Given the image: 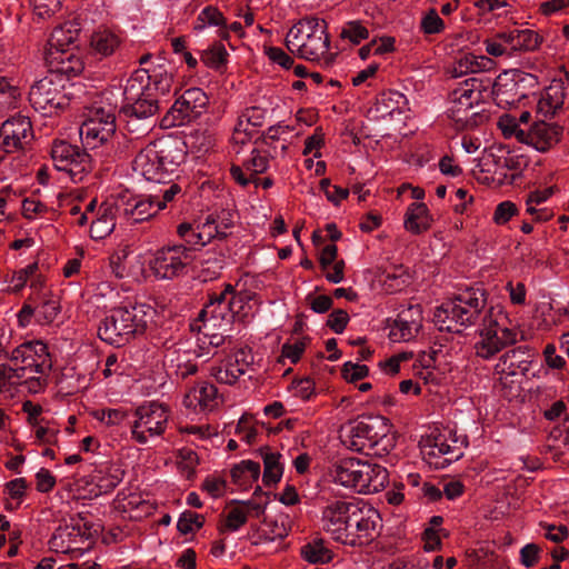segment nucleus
Wrapping results in <instances>:
<instances>
[{
	"mask_svg": "<svg viewBox=\"0 0 569 569\" xmlns=\"http://www.w3.org/2000/svg\"><path fill=\"white\" fill-rule=\"evenodd\" d=\"M536 83L535 77L520 71L505 72L495 81L483 74L470 77L449 93L448 118L456 123V128L459 130L472 127L476 124L473 119L478 117V112L470 113V111L483 101L485 93H488L489 90L499 104H509L516 101V98L510 96L511 91L517 88L535 87Z\"/></svg>",
	"mask_w": 569,
	"mask_h": 569,
	"instance_id": "f257e3e1",
	"label": "nucleus"
},
{
	"mask_svg": "<svg viewBox=\"0 0 569 569\" xmlns=\"http://www.w3.org/2000/svg\"><path fill=\"white\" fill-rule=\"evenodd\" d=\"M186 153L177 139L160 138L150 141L137 153L132 168L146 180L166 183L184 161Z\"/></svg>",
	"mask_w": 569,
	"mask_h": 569,
	"instance_id": "f03ea898",
	"label": "nucleus"
},
{
	"mask_svg": "<svg viewBox=\"0 0 569 569\" xmlns=\"http://www.w3.org/2000/svg\"><path fill=\"white\" fill-rule=\"evenodd\" d=\"M154 309L146 303H129L113 308L100 322L99 338L114 347H122L143 335L152 320Z\"/></svg>",
	"mask_w": 569,
	"mask_h": 569,
	"instance_id": "7ed1b4c3",
	"label": "nucleus"
},
{
	"mask_svg": "<svg viewBox=\"0 0 569 569\" xmlns=\"http://www.w3.org/2000/svg\"><path fill=\"white\" fill-rule=\"evenodd\" d=\"M487 298L481 289H467L443 302L435 311L433 321L441 331L460 332L482 318Z\"/></svg>",
	"mask_w": 569,
	"mask_h": 569,
	"instance_id": "20e7f679",
	"label": "nucleus"
},
{
	"mask_svg": "<svg viewBox=\"0 0 569 569\" xmlns=\"http://www.w3.org/2000/svg\"><path fill=\"white\" fill-rule=\"evenodd\" d=\"M518 331L507 313L499 307L489 308L481 318L475 352L482 359H491L501 350L517 342Z\"/></svg>",
	"mask_w": 569,
	"mask_h": 569,
	"instance_id": "39448f33",
	"label": "nucleus"
},
{
	"mask_svg": "<svg viewBox=\"0 0 569 569\" xmlns=\"http://www.w3.org/2000/svg\"><path fill=\"white\" fill-rule=\"evenodd\" d=\"M328 24L317 17L300 19L287 33L286 47L292 53L307 60H319L330 47Z\"/></svg>",
	"mask_w": 569,
	"mask_h": 569,
	"instance_id": "423d86ee",
	"label": "nucleus"
},
{
	"mask_svg": "<svg viewBox=\"0 0 569 569\" xmlns=\"http://www.w3.org/2000/svg\"><path fill=\"white\" fill-rule=\"evenodd\" d=\"M333 482L359 493L376 492L387 481V470L356 458L342 459L330 469Z\"/></svg>",
	"mask_w": 569,
	"mask_h": 569,
	"instance_id": "0eeeda50",
	"label": "nucleus"
},
{
	"mask_svg": "<svg viewBox=\"0 0 569 569\" xmlns=\"http://www.w3.org/2000/svg\"><path fill=\"white\" fill-rule=\"evenodd\" d=\"M234 226V213L230 210H221L210 213L203 222L193 226L183 222L178 226V236L191 248L203 247L213 239L223 240Z\"/></svg>",
	"mask_w": 569,
	"mask_h": 569,
	"instance_id": "6e6552de",
	"label": "nucleus"
},
{
	"mask_svg": "<svg viewBox=\"0 0 569 569\" xmlns=\"http://www.w3.org/2000/svg\"><path fill=\"white\" fill-rule=\"evenodd\" d=\"M1 357L10 361L20 382L29 373L48 375L52 366L47 345L39 340L23 342L12 350L3 348Z\"/></svg>",
	"mask_w": 569,
	"mask_h": 569,
	"instance_id": "1a4fd4ad",
	"label": "nucleus"
},
{
	"mask_svg": "<svg viewBox=\"0 0 569 569\" xmlns=\"http://www.w3.org/2000/svg\"><path fill=\"white\" fill-rule=\"evenodd\" d=\"M389 426L381 416H366L351 422L343 443L353 451L367 456L377 455L376 447L387 437Z\"/></svg>",
	"mask_w": 569,
	"mask_h": 569,
	"instance_id": "9d476101",
	"label": "nucleus"
},
{
	"mask_svg": "<svg viewBox=\"0 0 569 569\" xmlns=\"http://www.w3.org/2000/svg\"><path fill=\"white\" fill-rule=\"evenodd\" d=\"M50 154L54 168L66 172L74 183L84 181L94 168L92 157L86 149L64 140L53 141Z\"/></svg>",
	"mask_w": 569,
	"mask_h": 569,
	"instance_id": "9b49d317",
	"label": "nucleus"
},
{
	"mask_svg": "<svg viewBox=\"0 0 569 569\" xmlns=\"http://www.w3.org/2000/svg\"><path fill=\"white\" fill-rule=\"evenodd\" d=\"M381 518L379 512L367 505L356 502L355 510L348 520L342 545L349 547H365L379 536Z\"/></svg>",
	"mask_w": 569,
	"mask_h": 569,
	"instance_id": "f8f14e48",
	"label": "nucleus"
},
{
	"mask_svg": "<svg viewBox=\"0 0 569 569\" xmlns=\"http://www.w3.org/2000/svg\"><path fill=\"white\" fill-rule=\"evenodd\" d=\"M133 415L131 437L140 445L147 443L150 437L161 436L169 420L168 408L154 401L139 406Z\"/></svg>",
	"mask_w": 569,
	"mask_h": 569,
	"instance_id": "ddd939ff",
	"label": "nucleus"
},
{
	"mask_svg": "<svg viewBox=\"0 0 569 569\" xmlns=\"http://www.w3.org/2000/svg\"><path fill=\"white\" fill-rule=\"evenodd\" d=\"M193 259L191 248L172 244L158 249L150 267L157 278L172 280L187 274Z\"/></svg>",
	"mask_w": 569,
	"mask_h": 569,
	"instance_id": "4468645a",
	"label": "nucleus"
},
{
	"mask_svg": "<svg viewBox=\"0 0 569 569\" xmlns=\"http://www.w3.org/2000/svg\"><path fill=\"white\" fill-rule=\"evenodd\" d=\"M31 106L44 116H52L69 104L63 92L62 78L58 74L47 76L37 81L29 91Z\"/></svg>",
	"mask_w": 569,
	"mask_h": 569,
	"instance_id": "2eb2a0df",
	"label": "nucleus"
},
{
	"mask_svg": "<svg viewBox=\"0 0 569 569\" xmlns=\"http://www.w3.org/2000/svg\"><path fill=\"white\" fill-rule=\"evenodd\" d=\"M116 107L93 106L89 118L80 127V137L86 146L94 149L107 143L116 133Z\"/></svg>",
	"mask_w": 569,
	"mask_h": 569,
	"instance_id": "dca6fc26",
	"label": "nucleus"
},
{
	"mask_svg": "<svg viewBox=\"0 0 569 569\" xmlns=\"http://www.w3.org/2000/svg\"><path fill=\"white\" fill-rule=\"evenodd\" d=\"M144 74L132 73L127 80L123 96L126 103L121 108V114H134L143 119H156L160 109V100L157 97L146 94L142 90L141 81Z\"/></svg>",
	"mask_w": 569,
	"mask_h": 569,
	"instance_id": "f3484780",
	"label": "nucleus"
},
{
	"mask_svg": "<svg viewBox=\"0 0 569 569\" xmlns=\"http://www.w3.org/2000/svg\"><path fill=\"white\" fill-rule=\"evenodd\" d=\"M209 98L200 88L183 91L163 118L168 127L181 126L199 118L207 109Z\"/></svg>",
	"mask_w": 569,
	"mask_h": 569,
	"instance_id": "a211bd4d",
	"label": "nucleus"
},
{
	"mask_svg": "<svg viewBox=\"0 0 569 569\" xmlns=\"http://www.w3.org/2000/svg\"><path fill=\"white\" fill-rule=\"evenodd\" d=\"M356 502L336 499L329 501L322 509L321 523L322 529L331 539L341 543L343 536L347 539L346 528L351 512L355 510Z\"/></svg>",
	"mask_w": 569,
	"mask_h": 569,
	"instance_id": "6ab92c4d",
	"label": "nucleus"
},
{
	"mask_svg": "<svg viewBox=\"0 0 569 569\" xmlns=\"http://www.w3.org/2000/svg\"><path fill=\"white\" fill-rule=\"evenodd\" d=\"M253 363V355L248 348H240L227 356L210 369V375L219 383L233 385Z\"/></svg>",
	"mask_w": 569,
	"mask_h": 569,
	"instance_id": "aec40b11",
	"label": "nucleus"
},
{
	"mask_svg": "<svg viewBox=\"0 0 569 569\" xmlns=\"http://www.w3.org/2000/svg\"><path fill=\"white\" fill-rule=\"evenodd\" d=\"M1 144L9 153L24 149L33 140V130L28 117L17 114L7 119L0 127Z\"/></svg>",
	"mask_w": 569,
	"mask_h": 569,
	"instance_id": "412c9836",
	"label": "nucleus"
},
{
	"mask_svg": "<svg viewBox=\"0 0 569 569\" xmlns=\"http://www.w3.org/2000/svg\"><path fill=\"white\" fill-rule=\"evenodd\" d=\"M228 293H232V286L226 284V288L220 293H213L210 297V302L199 313V318L203 322V329H213L219 326L230 327L233 322V312L230 311L227 303Z\"/></svg>",
	"mask_w": 569,
	"mask_h": 569,
	"instance_id": "4be33fe9",
	"label": "nucleus"
},
{
	"mask_svg": "<svg viewBox=\"0 0 569 569\" xmlns=\"http://www.w3.org/2000/svg\"><path fill=\"white\" fill-rule=\"evenodd\" d=\"M144 74L143 81H141L142 90L146 94L157 97L168 96L171 92L173 84V74L169 71L164 64L153 66L152 68H141L136 70L133 73Z\"/></svg>",
	"mask_w": 569,
	"mask_h": 569,
	"instance_id": "5701e85b",
	"label": "nucleus"
},
{
	"mask_svg": "<svg viewBox=\"0 0 569 569\" xmlns=\"http://www.w3.org/2000/svg\"><path fill=\"white\" fill-rule=\"evenodd\" d=\"M159 210L152 196H133L129 197L127 200L121 199L116 203V211L131 219L133 222L146 221L152 218Z\"/></svg>",
	"mask_w": 569,
	"mask_h": 569,
	"instance_id": "b1692460",
	"label": "nucleus"
},
{
	"mask_svg": "<svg viewBox=\"0 0 569 569\" xmlns=\"http://www.w3.org/2000/svg\"><path fill=\"white\" fill-rule=\"evenodd\" d=\"M269 167V158L257 148L251 150L250 157L242 161L241 166L232 164L230 174L241 187L251 183L253 177L263 173Z\"/></svg>",
	"mask_w": 569,
	"mask_h": 569,
	"instance_id": "393cba45",
	"label": "nucleus"
},
{
	"mask_svg": "<svg viewBox=\"0 0 569 569\" xmlns=\"http://www.w3.org/2000/svg\"><path fill=\"white\" fill-rule=\"evenodd\" d=\"M533 352L528 346H520L505 352L496 365L497 373L526 376L530 370Z\"/></svg>",
	"mask_w": 569,
	"mask_h": 569,
	"instance_id": "a878e982",
	"label": "nucleus"
},
{
	"mask_svg": "<svg viewBox=\"0 0 569 569\" xmlns=\"http://www.w3.org/2000/svg\"><path fill=\"white\" fill-rule=\"evenodd\" d=\"M183 405L194 412L211 411L218 406V389L209 382H200L184 396Z\"/></svg>",
	"mask_w": 569,
	"mask_h": 569,
	"instance_id": "bb28decb",
	"label": "nucleus"
},
{
	"mask_svg": "<svg viewBox=\"0 0 569 569\" xmlns=\"http://www.w3.org/2000/svg\"><path fill=\"white\" fill-rule=\"evenodd\" d=\"M562 131V127L556 123L537 121L529 129V146L546 152L561 140Z\"/></svg>",
	"mask_w": 569,
	"mask_h": 569,
	"instance_id": "cd10ccee",
	"label": "nucleus"
},
{
	"mask_svg": "<svg viewBox=\"0 0 569 569\" xmlns=\"http://www.w3.org/2000/svg\"><path fill=\"white\" fill-rule=\"evenodd\" d=\"M566 88L562 82H555L547 87L537 103V113L543 118H552L563 107Z\"/></svg>",
	"mask_w": 569,
	"mask_h": 569,
	"instance_id": "c85d7f7f",
	"label": "nucleus"
},
{
	"mask_svg": "<svg viewBox=\"0 0 569 569\" xmlns=\"http://www.w3.org/2000/svg\"><path fill=\"white\" fill-rule=\"evenodd\" d=\"M124 122L123 137L132 149L137 148V143L149 137L156 126V119H143L134 114H121Z\"/></svg>",
	"mask_w": 569,
	"mask_h": 569,
	"instance_id": "c756f323",
	"label": "nucleus"
},
{
	"mask_svg": "<svg viewBox=\"0 0 569 569\" xmlns=\"http://www.w3.org/2000/svg\"><path fill=\"white\" fill-rule=\"evenodd\" d=\"M429 209L423 202H412L406 211L405 229L413 234L427 231L431 226Z\"/></svg>",
	"mask_w": 569,
	"mask_h": 569,
	"instance_id": "7c9ffc66",
	"label": "nucleus"
},
{
	"mask_svg": "<svg viewBox=\"0 0 569 569\" xmlns=\"http://www.w3.org/2000/svg\"><path fill=\"white\" fill-rule=\"evenodd\" d=\"M263 461L262 482L264 486H273L278 483L283 473V466L280 462L281 453L272 451L269 447H261L258 450Z\"/></svg>",
	"mask_w": 569,
	"mask_h": 569,
	"instance_id": "2f4dec72",
	"label": "nucleus"
},
{
	"mask_svg": "<svg viewBox=\"0 0 569 569\" xmlns=\"http://www.w3.org/2000/svg\"><path fill=\"white\" fill-rule=\"evenodd\" d=\"M80 28L76 22H66L56 27L51 32L49 44L62 54H67L69 47L73 46L79 38Z\"/></svg>",
	"mask_w": 569,
	"mask_h": 569,
	"instance_id": "473e14b6",
	"label": "nucleus"
},
{
	"mask_svg": "<svg viewBox=\"0 0 569 569\" xmlns=\"http://www.w3.org/2000/svg\"><path fill=\"white\" fill-rule=\"evenodd\" d=\"M114 211L116 206L108 203L100 206L97 219L92 220L90 224L91 238L103 239L113 231L116 227Z\"/></svg>",
	"mask_w": 569,
	"mask_h": 569,
	"instance_id": "72a5a7b5",
	"label": "nucleus"
},
{
	"mask_svg": "<svg viewBox=\"0 0 569 569\" xmlns=\"http://www.w3.org/2000/svg\"><path fill=\"white\" fill-rule=\"evenodd\" d=\"M124 471L114 466H103L92 473V481L96 482L99 493L112 491L122 480Z\"/></svg>",
	"mask_w": 569,
	"mask_h": 569,
	"instance_id": "f704fd0d",
	"label": "nucleus"
},
{
	"mask_svg": "<svg viewBox=\"0 0 569 569\" xmlns=\"http://www.w3.org/2000/svg\"><path fill=\"white\" fill-rule=\"evenodd\" d=\"M120 46L119 37L110 30H98L92 33L90 47L100 57L111 56Z\"/></svg>",
	"mask_w": 569,
	"mask_h": 569,
	"instance_id": "c9c22d12",
	"label": "nucleus"
},
{
	"mask_svg": "<svg viewBox=\"0 0 569 569\" xmlns=\"http://www.w3.org/2000/svg\"><path fill=\"white\" fill-rule=\"evenodd\" d=\"M231 478L236 485L247 486L260 477V463L252 460H242L231 469Z\"/></svg>",
	"mask_w": 569,
	"mask_h": 569,
	"instance_id": "e433bc0d",
	"label": "nucleus"
},
{
	"mask_svg": "<svg viewBox=\"0 0 569 569\" xmlns=\"http://www.w3.org/2000/svg\"><path fill=\"white\" fill-rule=\"evenodd\" d=\"M458 440H452V443L448 442V439L445 435H438L433 437L432 443L430 445L431 451L429 455L431 456H446V462H452L458 460L462 456L461 448L457 446Z\"/></svg>",
	"mask_w": 569,
	"mask_h": 569,
	"instance_id": "4c0bfd02",
	"label": "nucleus"
},
{
	"mask_svg": "<svg viewBox=\"0 0 569 569\" xmlns=\"http://www.w3.org/2000/svg\"><path fill=\"white\" fill-rule=\"evenodd\" d=\"M542 43V37L531 29H515V48L512 56L518 52L536 51Z\"/></svg>",
	"mask_w": 569,
	"mask_h": 569,
	"instance_id": "58836bf2",
	"label": "nucleus"
},
{
	"mask_svg": "<svg viewBox=\"0 0 569 569\" xmlns=\"http://www.w3.org/2000/svg\"><path fill=\"white\" fill-rule=\"evenodd\" d=\"M300 555L310 563H326L332 559V552L325 546L322 539H315L305 545L300 550Z\"/></svg>",
	"mask_w": 569,
	"mask_h": 569,
	"instance_id": "ea45409f",
	"label": "nucleus"
},
{
	"mask_svg": "<svg viewBox=\"0 0 569 569\" xmlns=\"http://www.w3.org/2000/svg\"><path fill=\"white\" fill-rule=\"evenodd\" d=\"M226 24V19L222 12L212 6L203 8L197 17L193 26L194 31H202L208 26L222 27Z\"/></svg>",
	"mask_w": 569,
	"mask_h": 569,
	"instance_id": "a19ab883",
	"label": "nucleus"
},
{
	"mask_svg": "<svg viewBox=\"0 0 569 569\" xmlns=\"http://www.w3.org/2000/svg\"><path fill=\"white\" fill-rule=\"evenodd\" d=\"M23 163L18 156L7 154L0 158V182L16 179L22 174Z\"/></svg>",
	"mask_w": 569,
	"mask_h": 569,
	"instance_id": "79ce46f5",
	"label": "nucleus"
},
{
	"mask_svg": "<svg viewBox=\"0 0 569 569\" xmlns=\"http://www.w3.org/2000/svg\"><path fill=\"white\" fill-rule=\"evenodd\" d=\"M368 29L359 20L346 22L340 32L341 39H348L353 44H359L362 40L368 39Z\"/></svg>",
	"mask_w": 569,
	"mask_h": 569,
	"instance_id": "37998d69",
	"label": "nucleus"
},
{
	"mask_svg": "<svg viewBox=\"0 0 569 569\" xmlns=\"http://www.w3.org/2000/svg\"><path fill=\"white\" fill-rule=\"evenodd\" d=\"M500 378L495 385L496 391L506 399H512L520 392V381L515 379L517 376L509 373H499Z\"/></svg>",
	"mask_w": 569,
	"mask_h": 569,
	"instance_id": "c03bdc74",
	"label": "nucleus"
},
{
	"mask_svg": "<svg viewBox=\"0 0 569 569\" xmlns=\"http://www.w3.org/2000/svg\"><path fill=\"white\" fill-rule=\"evenodd\" d=\"M227 56L224 46L216 43L202 52L201 60L207 67L218 70L227 62Z\"/></svg>",
	"mask_w": 569,
	"mask_h": 569,
	"instance_id": "a18cd8bd",
	"label": "nucleus"
},
{
	"mask_svg": "<svg viewBox=\"0 0 569 569\" xmlns=\"http://www.w3.org/2000/svg\"><path fill=\"white\" fill-rule=\"evenodd\" d=\"M163 189L160 190L161 198L158 194L152 196L159 209L162 210L167 203L174 201L178 197L182 196V188L178 182L172 181L171 177L166 179Z\"/></svg>",
	"mask_w": 569,
	"mask_h": 569,
	"instance_id": "49530a36",
	"label": "nucleus"
},
{
	"mask_svg": "<svg viewBox=\"0 0 569 569\" xmlns=\"http://www.w3.org/2000/svg\"><path fill=\"white\" fill-rule=\"evenodd\" d=\"M203 523V516L192 511H184L178 519L177 529L181 535H188L193 532L194 529H200Z\"/></svg>",
	"mask_w": 569,
	"mask_h": 569,
	"instance_id": "de8ad7c7",
	"label": "nucleus"
},
{
	"mask_svg": "<svg viewBox=\"0 0 569 569\" xmlns=\"http://www.w3.org/2000/svg\"><path fill=\"white\" fill-rule=\"evenodd\" d=\"M267 110L260 107L246 108L240 114L238 122L243 123L247 128L261 127L266 120Z\"/></svg>",
	"mask_w": 569,
	"mask_h": 569,
	"instance_id": "09e8293b",
	"label": "nucleus"
},
{
	"mask_svg": "<svg viewBox=\"0 0 569 569\" xmlns=\"http://www.w3.org/2000/svg\"><path fill=\"white\" fill-rule=\"evenodd\" d=\"M421 30L426 34H437L443 31L445 22L435 9H430L421 19Z\"/></svg>",
	"mask_w": 569,
	"mask_h": 569,
	"instance_id": "8fccbe9b",
	"label": "nucleus"
},
{
	"mask_svg": "<svg viewBox=\"0 0 569 569\" xmlns=\"http://www.w3.org/2000/svg\"><path fill=\"white\" fill-rule=\"evenodd\" d=\"M62 0H30L34 14L41 19L53 16L61 7Z\"/></svg>",
	"mask_w": 569,
	"mask_h": 569,
	"instance_id": "3c124183",
	"label": "nucleus"
},
{
	"mask_svg": "<svg viewBox=\"0 0 569 569\" xmlns=\"http://www.w3.org/2000/svg\"><path fill=\"white\" fill-rule=\"evenodd\" d=\"M247 522V510L244 508H241L240 505L232 508L224 521V528L229 531H237Z\"/></svg>",
	"mask_w": 569,
	"mask_h": 569,
	"instance_id": "603ef678",
	"label": "nucleus"
},
{
	"mask_svg": "<svg viewBox=\"0 0 569 569\" xmlns=\"http://www.w3.org/2000/svg\"><path fill=\"white\" fill-rule=\"evenodd\" d=\"M398 323H409L411 327H420L422 320V311L419 305H410L402 309L398 315Z\"/></svg>",
	"mask_w": 569,
	"mask_h": 569,
	"instance_id": "864d4df0",
	"label": "nucleus"
},
{
	"mask_svg": "<svg viewBox=\"0 0 569 569\" xmlns=\"http://www.w3.org/2000/svg\"><path fill=\"white\" fill-rule=\"evenodd\" d=\"M420 327H411L409 323H398V318L395 320V326L390 330V338L393 341H409L418 332Z\"/></svg>",
	"mask_w": 569,
	"mask_h": 569,
	"instance_id": "5fc2aeb1",
	"label": "nucleus"
},
{
	"mask_svg": "<svg viewBox=\"0 0 569 569\" xmlns=\"http://www.w3.org/2000/svg\"><path fill=\"white\" fill-rule=\"evenodd\" d=\"M369 375V368L366 365L348 361L342 367V376L349 382H356Z\"/></svg>",
	"mask_w": 569,
	"mask_h": 569,
	"instance_id": "6e6d98bb",
	"label": "nucleus"
},
{
	"mask_svg": "<svg viewBox=\"0 0 569 569\" xmlns=\"http://www.w3.org/2000/svg\"><path fill=\"white\" fill-rule=\"evenodd\" d=\"M517 213H518V208L513 202L502 201L496 207V210L493 213V221L497 224H505Z\"/></svg>",
	"mask_w": 569,
	"mask_h": 569,
	"instance_id": "4d7b16f0",
	"label": "nucleus"
},
{
	"mask_svg": "<svg viewBox=\"0 0 569 569\" xmlns=\"http://www.w3.org/2000/svg\"><path fill=\"white\" fill-rule=\"evenodd\" d=\"M83 70V63L82 61L73 56L72 53H67L66 58L61 59L60 67L58 68V71L66 76H78Z\"/></svg>",
	"mask_w": 569,
	"mask_h": 569,
	"instance_id": "13d9d810",
	"label": "nucleus"
},
{
	"mask_svg": "<svg viewBox=\"0 0 569 569\" xmlns=\"http://www.w3.org/2000/svg\"><path fill=\"white\" fill-rule=\"evenodd\" d=\"M349 322V315L343 309H336L329 316L327 326L336 333H342Z\"/></svg>",
	"mask_w": 569,
	"mask_h": 569,
	"instance_id": "bf43d9fd",
	"label": "nucleus"
},
{
	"mask_svg": "<svg viewBox=\"0 0 569 569\" xmlns=\"http://www.w3.org/2000/svg\"><path fill=\"white\" fill-rule=\"evenodd\" d=\"M321 190L325 192L327 199L335 204L346 199L349 194L348 189L332 186L328 179H322L320 182Z\"/></svg>",
	"mask_w": 569,
	"mask_h": 569,
	"instance_id": "052dcab7",
	"label": "nucleus"
},
{
	"mask_svg": "<svg viewBox=\"0 0 569 569\" xmlns=\"http://www.w3.org/2000/svg\"><path fill=\"white\" fill-rule=\"evenodd\" d=\"M412 357V353L401 352L379 362L380 369L388 375H396L400 371V363Z\"/></svg>",
	"mask_w": 569,
	"mask_h": 569,
	"instance_id": "680f3d73",
	"label": "nucleus"
},
{
	"mask_svg": "<svg viewBox=\"0 0 569 569\" xmlns=\"http://www.w3.org/2000/svg\"><path fill=\"white\" fill-rule=\"evenodd\" d=\"M201 488L212 498H219L223 495L226 480L219 477L208 476L203 480Z\"/></svg>",
	"mask_w": 569,
	"mask_h": 569,
	"instance_id": "e2e57ef3",
	"label": "nucleus"
},
{
	"mask_svg": "<svg viewBox=\"0 0 569 569\" xmlns=\"http://www.w3.org/2000/svg\"><path fill=\"white\" fill-rule=\"evenodd\" d=\"M11 365H0V392L10 390L11 387L21 383Z\"/></svg>",
	"mask_w": 569,
	"mask_h": 569,
	"instance_id": "0e129e2a",
	"label": "nucleus"
},
{
	"mask_svg": "<svg viewBox=\"0 0 569 569\" xmlns=\"http://www.w3.org/2000/svg\"><path fill=\"white\" fill-rule=\"evenodd\" d=\"M27 489V481L24 478H17L6 483L4 492L13 500L17 501V506L23 498Z\"/></svg>",
	"mask_w": 569,
	"mask_h": 569,
	"instance_id": "69168bd1",
	"label": "nucleus"
},
{
	"mask_svg": "<svg viewBox=\"0 0 569 569\" xmlns=\"http://www.w3.org/2000/svg\"><path fill=\"white\" fill-rule=\"evenodd\" d=\"M60 308L54 300H46L41 303V306L37 309V315L39 321H44L47 323L52 322L58 313Z\"/></svg>",
	"mask_w": 569,
	"mask_h": 569,
	"instance_id": "338daca9",
	"label": "nucleus"
},
{
	"mask_svg": "<svg viewBox=\"0 0 569 569\" xmlns=\"http://www.w3.org/2000/svg\"><path fill=\"white\" fill-rule=\"evenodd\" d=\"M59 433V429L53 426H37L34 428V437L36 439L43 445H54L57 443V437Z\"/></svg>",
	"mask_w": 569,
	"mask_h": 569,
	"instance_id": "774afa93",
	"label": "nucleus"
}]
</instances>
